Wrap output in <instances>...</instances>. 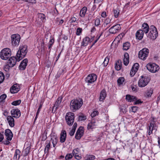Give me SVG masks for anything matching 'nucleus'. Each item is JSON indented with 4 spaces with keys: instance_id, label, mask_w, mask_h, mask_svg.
Wrapping results in <instances>:
<instances>
[{
    "instance_id": "22",
    "label": "nucleus",
    "mask_w": 160,
    "mask_h": 160,
    "mask_svg": "<svg viewBox=\"0 0 160 160\" xmlns=\"http://www.w3.org/2000/svg\"><path fill=\"white\" fill-rule=\"evenodd\" d=\"M143 36V31H142V30L141 29L138 30L137 31L136 34V38L139 40H141Z\"/></svg>"
},
{
    "instance_id": "58",
    "label": "nucleus",
    "mask_w": 160,
    "mask_h": 160,
    "mask_svg": "<svg viewBox=\"0 0 160 160\" xmlns=\"http://www.w3.org/2000/svg\"><path fill=\"white\" fill-rule=\"evenodd\" d=\"M77 127V124L76 122H75L74 123V125L72 127V130H73L75 131L76 128Z\"/></svg>"
},
{
    "instance_id": "62",
    "label": "nucleus",
    "mask_w": 160,
    "mask_h": 160,
    "mask_svg": "<svg viewBox=\"0 0 160 160\" xmlns=\"http://www.w3.org/2000/svg\"><path fill=\"white\" fill-rule=\"evenodd\" d=\"M9 141H8L7 140L3 141L2 142L4 144L7 145H8L10 143V142Z\"/></svg>"
},
{
    "instance_id": "44",
    "label": "nucleus",
    "mask_w": 160,
    "mask_h": 160,
    "mask_svg": "<svg viewBox=\"0 0 160 160\" xmlns=\"http://www.w3.org/2000/svg\"><path fill=\"white\" fill-rule=\"evenodd\" d=\"M113 13L115 18H117L118 17L119 12L118 10H113Z\"/></svg>"
},
{
    "instance_id": "20",
    "label": "nucleus",
    "mask_w": 160,
    "mask_h": 160,
    "mask_svg": "<svg viewBox=\"0 0 160 160\" xmlns=\"http://www.w3.org/2000/svg\"><path fill=\"white\" fill-rule=\"evenodd\" d=\"M13 117L11 116H8L7 118L9 125L11 127H13L14 126V120Z\"/></svg>"
},
{
    "instance_id": "61",
    "label": "nucleus",
    "mask_w": 160,
    "mask_h": 160,
    "mask_svg": "<svg viewBox=\"0 0 160 160\" xmlns=\"http://www.w3.org/2000/svg\"><path fill=\"white\" fill-rule=\"evenodd\" d=\"M75 131L73 130H71L69 133V134L71 136H73V135H74V134L75 133Z\"/></svg>"
},
{
    "instance_id": "39",
    "label": "nucleus",
    "mask_w": 160,
    "mask_h": 160,
    "mask_svg": "<svg viewBox=\"0 0 160 160\" xmlns=\"http://www.w3.org/2000/svg\"><path fill=\"white\" fill-rule=\"evenodd\" d=\"M21 102V101L20 100H16L13 102L12 103V104L14 106H17L19 105Z\"/></svg>"
},
{
    "instance_id": "36",
    "label": "nucleus",
    "mask_w": 160,
    "mask_h": 160,
    "mask_svg": "<svg viewBox=\"0 0 160 160\" xmlns=\"http://www.w3.org/2000/svg\"><path fill=\"white\" fill-rule=\"evenodd\" d=\"M153 90L150 88L148 90H147L146 93V96L148 97H151L153 93Z\"/></svg>"
},
{
    "instance_id": "51",
    "label": "nucleus",
    "mask_w": 160,
    "mask_h": 160,
    "mask_svg": "<svg viewBox=\"0 0 160 160\" xmlns=\"http://www.w3.org/2000/svg\"><path fill=\"white\" fill-rule=\"evenodd\" d=\"M47 133H45V132L42 134V139L41 140L42 141H45L47 138V135H46Z\"/></svg>"
},
{
    "instance_id": "19",
    "label": "nucleus",
    "mask_w": 160,
    "mask_h": 160,
    "mask_svg": "<svg viewBox=\"0 0 160 160\" xmlns=\"http://www.w3.org/2000/svg\"><path fill=\"white\" fill-rule=\"evenodd\" d=\"M19 90V86L17 84H14L10 89V92L12 93H17Z\"/></svg>"
},
{
    "instance_id": "3",
    "label": "nucleus",
    "mask_w": 160,
    "mask_h": 160,
    "mask_svg": "<svg viewBox=\"0 0 160 160\" xmlns=\"http://www.w3.org/2000/svg\"><path fill=\"white\" fill-rule=\"evenodd\" d=\"M10 49L8 48L3 49L0 53L1 58L3 60H7L11 56Z\"/></svg>"
},
{
    "instance_id": "8",
    "label": "nucleus",
    "mask_w": 160,
    "mask_h": 160,
    "mask_svg": "<svg viewBox=\"0 0 160 160\" xmlns=\"http://www.w3.org/2000/svg\"><path fill=\"white\" fill-rule=\"evenodd\" d=\"M149 81L148 78L142 76L138 82V85L141 88L145 87L148 84Z\"/></svg>"
},
{
    "instance_id": "27",
    "label": "nucleus",
    "mask_w": 160,
    "mask_h": 160,
    "mask_svg": "<svg viewBox=\"0 0 160 160\" xmlns=\"http://www.w3.org/2000/svg\"><path fill=\"white\" fill-rule=\"evenodd\" d=\"M45 144L46 145V146L45 148L44 152L45 153H48L49 152V150L51 146V142L50 141L47 140Z\"/></svg>"
},
{
    "instance_id": "10",
    "label": "nucleus",
    "mask_w": 160,
    "mask_h": 160,
    "mask_svg": "<svg viewBox=\"0 0 160 160\" xmlns=\"http://www.w3.org/2000/svg\"><path fill=\"white\" fill-rule=\"evenodd\" d=\"M97 76L94 73H92L88 75L86 78L85 81L88 83H92L95 81L97 79Z\"/></svg>"
},
{
    "instance_id": "50",
    "label": "nucleus",
    "mask_w": 160,
    "mask_h": 160,
    "mask_svg": "<svg viewBox=\"0 0 160 160\" xmlns=\"http://www.w3.org/2000/svg\"><path fill=\"white\" fill-rule=\"evenodd\" d=\"M87 119L86 116L82 115L79 116V119L80 121L85 120Z\"/></svg>"
},
{
    "instance_id": "4",
    "label": "nucleus",
    "mask_w": 160,
    "mask_h": 160,
    "mask_svg": "<svg viewBox=\"0 0 160 160\" xmlns=\"http://www.w3.org/2000/svg\"><path fill=\"white\" fill-rule=\"evenodd\" d=\"M150 32L148 37L153 40L155 39L158 36V32L156 28L154 25H152L149 29Z\"/></svg>"
},
{
    "instance_id": "6",
    "label": "nucleus",
    "mask_w": 160,
    "mask_h": 160,
    "mask_svg": "<svg viewBox=\"0 0 160 160\" xmlns=\"http://www.w3.org/2000/svg\"><path fill=\"white\" fill-rule=\"evenodd\" d=\"M149 52V50L147 48H144L140 51L138 53V58L143 60H145L148 57Z\"/></svg>"
},
{
    "instance_id": "47",
    "label": "nucleus",
    "mask_w": 160,
    "mask_h": 160,
    "mask_svg": "<svg viewBox=\"0 0 160 160\" xmlns=\"http://www.w3.org/2000/svg\"><path fill=\"white\" fill-rule=\"evenodd\" d=\"M139 67V65L137 63H136L133 65L132 68H133V69L136 70V71H137Z\"/></svg>"
},
{
    "instance_id": "5",
    "label": "nucleus",
    "mask_w": 160,
    "mask_h": 160,
    "mask_svg": "<svg viewBox=\"0 0 160 160\" xmlns=\"http://www.w3.org/2000/svg\"><path fill=\"white\" fill-rule=\"evenodd\" d=\"M74 114L72 112H68L65 116V120L67 124L69 126H72L74 120Z\"/></svg>"
},
{
    "instance_id": "21",
    "label": "nucleus",
    "mask_w": 160,
    "mask_h": 160,
    "mask_svg": "<svg viewBox=\"0 0 160 160\" xmlns=\"http://www.w3.org/2000/svg\"><path fill=\"white\" fill-rule=\"evenodd\" d=\"M92 41L90 38L86 37L83 39L81 43V46H86L88 45V43Z\"/></svg>"
},
{
    "instance_id": "7",
    "label": "nucleus",
    "mask_w": 160,
    "mask_h": 160,
    "mask_svg": "<svg viewBox=\"0 0 160 160\" xmlns=\"http://www.w3.org/2000/svg\"><path fill=\"white\" fill-rule=\"evenodd\" d=\"M147 68L150 72L155 73L159 69V67L156 64L153 63H149L147 65Z\"/></svg>"
},
{
    "instance_id": "15",
    "label": "nucleus",
    "mask_w": 160,
    "mask_h": 160,
    "mask_svg": "<svg viewBox=\"0 0 160 160\" xmlns=\"http://www.w3.org/2000/svg\"><path fill=\"white\" fill-rule=\"evenodd\" d=\"M5 135L7 140L8 141L11 140L13 137V134L10 129H6L5 130Z\"/></svg>"
},
{
    "instance_id": "45",
    "label": "nucleus",
    "mask_w": 160,
    "mask_h": 160,
    "mask_svg": "<svg viewBox=\"0 0 160 160\" xmlns=\"http://www.w3.org/2000/svg\"><path fill=\"white\" fill-rule=\"evenodd\" d=\"M95 156L93 155H90L88 156L86 160H93L95 159Z\"/></svg>"
},
{
    "instance_id": "12",
    "label": "nucleus",
    "mask_w": 160,
    "mask_h": 160,
    "mask_svg": "<svg viewBox=\"0 0 160 160\" xmlns=\"http://www.w3.org/2000/svg\"><path fill=\"white\" fill-rule=\"evenodd\" d=\"M121 29L120 24H118L111 27L109 29V32L111 33L114 34L119 32Z\"/></svg>"
},
{
    "instance_id": "46",
    "label": "nucleus",
    "mask_w": 160,
    "mask_h": 160,
    "mask_svg": "<svg viewBox=\"0 0 160 160\" xmlns=\"http://www.w3.org/2000/svg\"><path fill=\"white\" fill-rule=\"evenodd\" d=\"M7 97V95L6 94H3L0 97V102H2Z\"/></svg>"
},
{
    "instance_id": "42",
    "label": "nucleus",
    "mask_w": 160,
    "mask_h": 160,
    "mask_svg": "<svg viewBox=\"0 0 160 160\" xmlns=\"http://www.w3.org/2000/svg\"><path fill=\"white\" fill-rule=\"evenodd\" d=\"M137 71L133 69V68H132L130 72V75L131 77H133Z\"/></svg>"
},
{
    "instance_id": "56",
    "label": "nucleus",
    "mask_w": 160,
    "mask_h": 160,
    "mask_svg": "<svg viewBox=\"0 0 160 160\" xmlns=\"http://www.w3.org/2000/svg\"><path fill=\"white\" fill-rule=\"evenodd\" d=\"M132 112H135L138 109V108L136 106H133L132 107Z\"/></svg>"
},
{
    "instance_id": "9",
    "label": "nucleus",
    "mask_w": 160,
    "mask_h": 160,
    "mask_svg": "<svg viewBox=\"0 0 160 160\" xmlns=\"http://www.w3.org/2000/svg\"><path fill=\"white\" fill-rule=\"evenodd\" d=\"M11 38L12 45L14 46H18L20 42V36L18 34H13L11 36Z\"/></svg>"
},
{
    "instance_id": "52",
    "label": "nucleus",
    "mask_w": 160,
    "mask_h": 160,
    "mask_svg": "<svg viewBox=\"0 0 160 160\" xmlns=\"http://www.w3.org/2000/svg\"><path fill=\"white\" fill-rule=\"evenodd\" d=\"M82 29L81 28H77L76 34L77 35H79L82 32Z\"/></svg>"
},
{
    "instance_id": "32",
    "label": "nucleus",
    "mask_w": 160,
    "mask_h": 160,
    "mask_svg": "<svg viewBox=\"0 0 160 160\" xmlns=\"http://www.w3.org/2000/svg\"><path fill=\"white\" fill-rule=\"evenodd\" d=\"M62 98L59 97L57 100L56 102L54 105V107H56V108H57L60 105L62 101Z\"/></svg>"
},
{
    "instance_id": "28",
    "label": "nucleus",
    "mask_w": 160,
    "mask_h": 160,
    "mask_svg": "<svg viewBox=\"0 0 160 160\" xmlns=\"http://www.w3.org/2000/svg\"><path fill=\"white\" fill-rule=\"evenodd\" d=\"M96 122L94 120H92L91 122L88 124V130L89 129H92L95 128L96 125L95 123Z\"/></svg>"
},
{
    "instance_id": "43",
    "label": "nucleus",
    "mask_w": 160,
    "mask_h": 160,
    "mask_svg": "<svg viewBox=\"0 0 160 160\" xmlns=\"http://www.w3.org/2000/svg\"><path fill=\"white\" fill-rule=\"evenodd\" d=\"M79 153V149L77 148L73 150L72 151V154L73 156L75 155L78 154Z\"/></svg>"
},
{
    "instance_id": "25",
    "label": "nucleus",
    "mask_w": 160,
    "mask_h": 160,
    "mask_svg": "<svg viewBox=\"0 0 160 160\" xmlns=\"http://www.w3.org/2000/svg\"><path fill=\"white\" fill-rule=\"evenodd\" d=\"M137 98L135 96L131 95L129 94L126 95V99L129 102H131L137 100Z\"/></svg>"
},
{
    "instance_id": "55",
    "label": "nucleus",
    "mask_w": 160,
    "mask_h": 160,
    "mask_svg": "<svg viewBox=\"0 0 160 160\" xmlns=\"http://www.w3.org/2000/svg\"><path fill=\"white\" fill-rule=\"evenodd\" d=\"M135 101L134 102V105H136L137 104H139L140 103H141L142 102L141 101L140 99H139L138 100H135Z\"/></svg>"
},
{
    "instance_id": "14",
    "label": "nucleus",
    "mask_w": 160,
    "mask_h": 160,
    "mask_svg": "<svg viewBox=\"0 0 160 160\" xmlns=\"http://www.w3.org/2000/svg\"><path fill=\"white\" fill-rule=\"evenodd\" d=\"M83 128L80 127L77 131L75 134V138L78 140L80 139L83 134Z\"/></svg>"
},
{
    "instance_id": "35",
    "label": "nucleus",
    "mask_w": 160,
    "mask_h": 160,
    "mask_svg": "<svg viewBox=\"0 0 160 160\" xmlns=\"http://www.w3.org/2000/svg\"><path fill=\"white\" fill-rule=\"evenodd\" d=\"M130 46V43L128 42H126L123 44V49L124 50H127L129 49Z\"/></svg>"
},
{
    "instance_id": "37",
    "label": "nucleus",
    "mask_w": 160,
    "mask_h": 160,
    "mask_svg": "<svg viewBox=\"0 0 160 160\" xmlns=\"http://www.w3.org/2000/svg\"><path fill=\"white\" fill-rule=\"evenodd\" d=\"M4 80V75L3 73L0 71V83H2Z\"/></svg>"
},
{
    "instance_id": "31",
    "label": "nucleus",
    "mask_w": 160,
    "mask_h": 160,
    "mask_svg": "<svg viewBox=\"0 0 160 160\" xmlns=\"http://www.w3.org/2000/svg\"><path fill=\"white\" fill-rule=\"evenodd\" d=\"M21 151L19 149H17L16 150L15 154L14 157V158H15L17 159V158L18 159L20 156Z\"/></svg>"
},
{
    "instance_id": "26",
    "label": "nucleus",
    "mask_w": 160,
    "mask_h": 160,
    "mask_svg": "<svg viewBox=\"0 0 160 160\" xmlns=\"http://www.w3.org/2000/svg\"><path fill=\"white\" fill-rule=\"evenodd\" d=\"M51 137L52 138L51 140L52 141L53 146L54 147H55L58 142V139L57 136L56 135H52L51 136Z\"/></svg>"
},
{
    "instance_id": "38",
    "label": "nucleus",
    "mask_w": 160,
    "mask_h": 160,
    "mask_svg": "<svg viewBox=\"0 0 160 160\" xmlns=\"http://www.w3.org/2000/svg\"><path fill=\"white\" fill-rule=\"evenodd\" d=\"M73 156L72 153L67 154L65 157V159L66 160H69L72 158Z\"/></svg>"
},
{
    "instance_id": "41",
    "label": "nucleus",
    "mask_w": 160,
    "mask_h": 160,
    "mask_svg": "<svg viewBox=\"0 0 160 160\" xmlns=\"http://www.w3.org/2000/svg\"><path fill=\"white\" fill-rule=\"evenodd\" d=\"M131 88L133 91L136 92L138 91V87L136 85H134V84L132 85L131 86Z\"/></svg>"
},
{
    "instance_id": "29",
    "label": "nucleus",
    "mask_w": 160,
    "mask_h": 160,
    "mask_svg": "<svg viewBox=\"0 0 160 160\" xmlns=\"http://www.w3.org/2000/svg\"><path fill=\"white\" fill-rule=\"evenodd\" d=\"M122 68V62L121 60H118L115 63V68L116 70H120Z\"/></svg>"
},
{
    "instance_id": "49",
    "label": "nucleus",
    "mask_w": 160,
    "mask_h": 160,
    "mask_svg": "<svg viewBox=\"0 0 160 160\" xmlns=\"http://www.w3.org/2000/svg\"><path fill=\"white\" fill-rule=\"evenodd\" d=\"M98 112L97 111H94L91 114V116L93 118L95 117L96 115H98Z\"/></svg>"
},
{
    "instance_id": "30",
    "label": "nucleus",
    "mask_w": 160,
    "mask_h": 160,
    "mask_svg": "<svg viewBox=\"0 0 160 160\" xmlns=\"http://www.w3.org/2000/svg\"><path fill=\"white\" fill-rule=\"evenodd\" d=\"M87 10V8L86 7H83L80 10L79 13L80 16L82 17H84Z\"/></svg>"
},
{
    "instance_id": "23",
    "label": "nucleus",
    "mask_w": 160,
    "mask_h": 160,
    "mask_svg": "<svg viewBox=\"0 0 160 160\" xmlns=\"http://www.w3.org/2000/svg\"><path fill=\"white\" fill-rule=\"evenodd\" d=\"M129 54L127 52H126L124 55V58L123 59V63L124 64L126 65H127L129 62Z\"/></svg>"
},
{
    "instance_id": "64",
    "label": "nucleus",
    "mask_w": 160,
    "mask_h": 160,
    "mask_svg": "<svg viewBox=\"0 0 160 160\" xmlns=\"http://www.w3.org/2000/svg\"><path fill=\"white\" fill-rule=\"evenodd\" d=\"M74 156H75V158L78 160H80L81 158V157L79 156V155L78 154L75 155H74Z\"/></svg>"
},
{
    "instance_id": "33",
    "label": "nucleus",
    "mask_w": 160,
    "mask_h": 160,
    "mask_svg": "<svg viewBox=\"0 0 160 160\" xmlns=\"http://www.w3.org/2000/svg\"><path fill=\"white\" fill-rule=\"evenodd\" d=\"M30 150L31 148L29 147H27L22 152V153H23V156L25 157L27 156L29 153Z\"/></svg>"
},
{
    "instance_id": "40",
    "label": "nucleus",
    "mask_w": 160,
    "mask_h": 160,
    "mask_svg": "<svg viewBox=\"0 0 160 160\" xmlns=\"http://www.w3.org/2000/svg\"><path fill=\"white\" fill-rule=\"evenodd\" d=\"M109 59L108 57H106L104 60V61L103 63V66L105 67L106 66L109 62Z\"/></svg>"
},
{
    "instance_id": "24",
    "label": "nucleus",
    "mask_w": 160,
    "mask_h": 160,
    "mask_svg": "<svg viewBox=\"0 0 160 160\" xmlns=\"http://www.w3.org/2000/svg\"><path fill=\"white\" fill-rule=\"evenodd\" d=\"M107 96L106 92L105 89H103L101 92L100 96V100L102 101L104 100Z\"/></svg>"
},
{
    "instance_id": "60",
    "label": "nucleus",
    "mask_w": 160,
    "mask_h": 160,
    "mask_svg": "<svg viewBox=\"0 0 160 160\" xmlns=\"http://www.w3.org/2000/svg\"><path fill=\"white\" fill-rule=\"evenodd\" d=\"M42 104H40L39 106V107L38 108V111H37V115H38L39 112H40V109H41V108L42 107Z\"/></svg>"
},
{
    "instance_id": "1",
    "label": "nucleus",
    "mask_w": 160,
    "mask_h": 160,
    "mask_svg": "<svg viewBox=\"0 0 160 160\" xmlns=\"http://www.w3.org/2000/svg\"><path fill=\"white\" fill-rule=\"evenodd\" d=\"M83 104V102L81 99L80 101L77 99L72 100L71 101L70 105V109L72 112H75L79 109Z\"/></svg>"
},
{
    "instance_id": "34",
    "label": "nucleus",
    "mask_w": 160,
    "mask_h": 160,
    "mask_svg": "<svg viewBox=\"0 0 160 160\" xmlns=\"http://www.w3.org/2000/svg\"><path fill=\"white\" fill-rule=\"evenodd\" d=\"M125 79L124 77H121L119 78L117 80L118 84L119 86H120L123 84L124 82Z\"/></svg>"
},
{
    "instance_id": "59",
    "label": "nucleus",
    "mask_w": 160,
    "mask_h": 160,
    "mask_svg": "<svg viewBox=\"0 0 160 160\" xmlns=\"http://www.w3.org/2000/svg\"><path fill=\"white\" fill-rule=\"evenodd\" d=\"M149 29L150 28H145L143 29V30H142V31H143V32H144L145 33H147L148 32Z\"/></svg>"
},
{
    "instance_id": "54",
    "label": "nucleus",
    "mask_w": 160,
    "mask_h": 160,
    "mask_svg": "<svg viewBox=\"0 0 160 160\" xmlns=\"http://www.w3.org/2000/svg\"><path fill=\"white\" fill-rule=\"evenodd\" d=\"M100 20L98 18H96L95 21V24L96 26H98L100 25Z\"/></svg>"
},
{
    "instance_id": "57",
    "label": "nucleus",
    "mask_w": 160,
    "mask_h": 160,
    "mask_svg": "<svg viewBox=\"0 0 160 160\" xmlns=\"http://www.w3.org/2000/svg\"><path fill=\"white\" fill-rule=\"evenodd\" d=\"M142 29H143L145 28H149V26L147 23H144L142 25Z\"/></svg>"
},
{
    "instance_id": "16",
    "label": "nucleus",
    "mask_w": 160,
    "mask_h": 160,
    "mask_svg": "<svg viewBox=\"0 0 160 160\" xmlns=\"http://www.w3.org/2000/svg\"><path fill=\"white\" fill-rule=\"evenodd\" d=\"M154 117H152L151 122L150 123L149 126V130L153 131L155 130L156 131L157 129L156 128V122L154 120Z\"/></svg>"
},
{
    "instance_id": "63",
    "label": "nucleus",
    "mask_w": 160,
    "mask_h": 160,
    "mask_svg": "<svg viewBox=\"0 0 160 160\" xmlns=\"http://www.w3.org/2000/svg\"><path fill=\"white\" fill-rule=\"evenodd\" d=\"M76 18L74 17H73L71 18V20L72 22H75L76 20Z\"/></svg>"
},
{
    "instance_id": "18",
    "label": "nucleus",
    "mask_w": 160,
    "mask_h": 160,
    "mask_svg": "<svg viewBox=\"0 0 160 160\" xmlns=\"http://www.w3.org/2000/svg\"><path fill=\"white\" fill-rule=\"evenodd\" d=\"M67 137V132L65 130H62L60 134V142L63 143L66 140Z\"/></svg>"
},
{
    "instance_id": "13",
    "label": "nucleus",
    "mask_w": 160,
    "mask_h": 160,
    "mask_svg": "<svg viewBox=\"0 0 160 160\" xmlns=\"http://www.w3.org/2000/svg\"><path fill=\"white\" fill-rule=\"evenodd\" d=\"M11 112L12 117L16 118H19L21 115L20 110L18 108L13 109Z\"/></svg>"
},
{
    "instance_id": "11",
    "label": "nucleus",
    "mask_w": 160,
    "mask_h": 160,
    "mask_svg": "<svg viewBox=\"0 0 160 160\" xmlns=\"http://www.w3.org/2000/svg\"><path fill=\"white\" fill-rule=\"evenodd\" d=\"M18 57L16 55V57H11L9 59L8 62V66L7 65L6 67H13L16 64V62H19L20 61H18Z\"/></svg>"
},
{
    "instance_id": "2",
    "label": "nucleus",
    "mask_w": 160,
    "mask_h": 160,
    "mask_svg": "<svg viewBox=\"0 0 160 160\" xmlns=\"http://www.w3.org/2000/svg\"><path fill=\"white\" fill-rule=\"evenodd\" d=\"M27 48V46L25 45L21 46L19 48L16 55L18 61H20L25 56L28 52Z\"/></svg>"
},
{
    "instance_id": "17",
    "label": "nucleus",
    "mask_w": 160,
    "mask_h": 160,
    "mask_svg": "<svg viewBox=\"0 0 160 160\" xmlns=\"http://www.w3.org/2000/svg\"><path fill=\"white\" fill-rule=\"evenodd\" d=\"M28 62V60L25 58L21 62L19 67V68L20 70H23L25 68Z\"/></svg>"
},
{
    "instance_id": "53",
    "label": "nucleus",
    "mask_w": 160,
    "mask_h": 160,
    "mask_svg": "<svg viewBox=\"0 0 160 160\" xmlns=\"http://www.w3.org/2000/svg\"><path fill=\"white\" fill-rule=\"evenodd\" d=\"M111 19L109 18H107L105 21L104 22V26L110 23Z\"/></svg>"
},
{
    "instance_id": "48",
    "label": "nucleus",
    "mask_w": 160,
    "mask_h": 160,
    "mask_svg": "<svg viewBox=\"0 0 160 160\" xmlns=\"http://www.w3.org/2000/svg\"><path fill=\"white\" fill-rule=\"evenodd\" d=\"M38 18L42 21L45 18V15L42 13L39 14L38 15Z\"/></svg>"
}]
</instances>
